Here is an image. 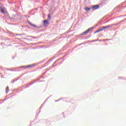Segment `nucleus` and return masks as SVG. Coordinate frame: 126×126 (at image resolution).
Wrapping results in <instances>:
<instances>
[{"mask_svg":"<svg viewBox=\"0 0 126 126\" xmlns=\"http://www.w3.org/2000/svg\"><path fill=\"white\" fill-rule=\"evenodd\" d=\"M94 29V28H93L92 27L90 29H88L87 31L84 32L83 33L81 34V35H85L88 34V33H89V31H90L91 30H93Z\"/></svg>","mask_w":126,"mask_h":126,"instance_id":"nucleus-1","label":"nucleus"},{"mask_svg":"<svg viewBox=\"0 0 126 126\" xmlns=\"http://www.w3.org/2000/svg\"><path fill=\"white\" fill-rule=\"evenodd\" d=\"M29 24H30V25H31V26H32V27H34V28H36L37 29H40V28H41V27H42V26H37L35 25H34L32 23H31V22H29Z\"/></svg>","mask_w":126,"mask_h":126,"instance_id":"nucleus-2","label":"nucleus"},{"mask_svg":"<svg viewBox=\"0 0 126 126\" xmlns=\"http://www.w3.org/2000/svg\"><path fill=\"white\" fill-rule=\"evenodd\" d=\"M114 26V25H109L106 26L101 27L103 31L105 30V29H109V28H112Z\"/></svg>","mask_w":126,"mask_h":126,"instance_id":"nucleus-3","label":"nucleus"},{"mask_svg":"<svg viewBox=\"0 0 126 126\" xmlns=\"http://www.w3.org/2000/svg\"><path fill=\"white\" fill-rule=\"evenodd\" d=\"M32 66H34L33 64L28 65L26 67L25 66H22L19 67L20 68H27V67H32Z\"/></svg>","mask_w":126,"mask_h":126,"instance_id":"nucleus-4","label":"nucleus"},{"mask_svg":"<svg viewBox=\"0 0 126 126\" xmlns=\"http://www.w3.org/2000/svg\"><path fill=\"white\" fill-rule=\"evenodd\" d=\"M93 9H99L100 8V6L99 5H93Z\"/></svg>","mask_w":126,"mask_h":126,"instance_id":"nucleus-5","label":"nucleus"},{"mask_svg":"<svg viewBox=\"0 0 126 126\" xmlns=\"http://www.w3.org/2000/svg\"><path fill=\"white\" fill-rule=\"evenodd\" d=\"M9 18L11 20H16V15H13L12 17H9Z\"/></svg>","mask_w":126,"mask_h":126,"instance_id":"nucleus-6","label":"nucleus"},{"mask_svg":"<svg viewBox=\"0 0 126 126\" xmlns=\"http://www.w3.org/2000/svg\"><path fill=\"white\" fill-rule=\"evenodd\" d=\"M43 23L44 24V26H47V25H49V20H44Z\"/></svg>","mask_w":126,"mask_h":126,"instance_id":"nucleus-7","label":"nucleus"},{"mask_svg":"<svg viewBox=\"0 0 126 126\" xmlns=\"http://www.w3.org/2000/svg\"><path fill=\"white\" fill-rule=\"evenodd\" d=\"M39 79H36V80H34V82H30V83H29V84L30 85H32L33 84H34V83H35V82H37V81H39Z\"/></svg>","mask_w":126,"mask_h":126,"instance_id":"nucleus-8","label":"nucleus"},{"mask_svg":"<svg viewBox=\"0 0 126 126\" xmlns=\"http://www.w3.org/2000/svg\"><path fill=\"white\" fill-rule=\"evenodd\" d=\"M0 11L3 14H4V13H5V12L4 11V10H3V8H2L1 7H0Z\"/></svg>","mask_w":126,"mask_h":126,"instance_id":"nucleus-9","label":"nucleus"},{"mask_svg":"<svg viewBox=\"0 0 126 126\" xmlns=\"http://www.w3.org/2000/svg\"><path fill=\"white\" fill-rule=\"evenodd\" d=\"M91 9V8H89L88 7H86L85 8V10H86V11H89Z\"/></svg>","mask_w":126,"mask_h":126,"instance_id":"nucleus-10","label":"nucleus"},{"mask_svg":"<svg viewBox=\"0 0 126 126\" xmlns=\"http://www.w3.org/2000/svg\"><path fill=\"white\" fill-rule=\"evenodd\" d=\"M9 89V88L8 87V86L6 87V89H5V92L6 94L8 93V90Z\"/></svg>","mask_w":126,"mask_h":126,"instance_id":"nucleus-11","label":"nucleus"},{"mask_svg":"<svg viewBox=\"0 0 126 126\" xmlns=\"http://www.w3.org/2000/svg\"><path fill=\"white\" fill-rule=\"evenodd\" d=\"M124 22V21H122L120 22V23H118L117 24H111V25H113V26H114V25H115V26H118V25H119L121 23V22Z\"/></svg>","mask_w":126,"mask_h":126,"instance_id":"nucleus-12","label":"nucleus"},{"mask_svg":"<svg viewBox=\"0 0 126 126\" xmlns=\"http://www.w3.org/2000/svg\"><path fill=\"white\" fill-rule=\"evenodd\" d=\"M20 77H19L18 79H14V80L11 82V83H13L14 82H15V81H17V80H18V79H19V78H20Z\"/></svg>","mask_w":126,"mask_h":126,"instance_id":"nucleus-13","label":"nucleus"},{"mask_svg":"<svg viewBox=\"0 0 126 126\" xmlns=\"http://www.w3.org/2000/svg\"><path fill=\"white\" fill-rule=\"evenodd\" d=\"M98 31L99 32H101V31H103V29L102 28V27L98 29Z\"/></svg>","mask_w":126,"mask_h":126,"instance_id":"nucleus-14","label":"nucleus"},{"mask_svg":"<svg viewBox=\"0 0 126 126\" xmlns=\"http://www.w3.org/2000/svg\"><path fill=\"white\" fill-rule=\"evenodd\" d=\"M48 19L51 20V14H49L48 15Z\"/></svg>","mask_w":126,"mask_h":126,"instance_id":"nucleus-15","label":"nucleus"},{"mask_svg":"<svg viewBox=\"0 0 126 126\" xmlns=\"http://www.w3.org/2000/svg\"><path fill=\"white\" fill-rule=\"evenodd\" d=\"M99 32H100L98 31V30H97V31L94 32V34H96V33H99Z\"/></svg>","mask_w":126,"mask_h":126,"instance_id":"nucleus-16","label":"nucleus"},{"mask_svg":"<svg viewBox=\"0 0 126 126\" xmlns=\"http://www.w3.org/2000/svg\"><path fill=\"white\" fill-rule=\"evenodd\" d=\"M30 85H29V84H28L27 86H26V87H25V88H28V87H29Z\"/></svg>","mask_w":126,"mask_h":126,"instance_id":"nucleus-17","label":"nucleus"},{"mask_svg":"<svg viewBox=\"0 0 126 126\" xmlns=\"http://www.w3.org/2000/svg\"><path fill=\"white\" fill-rule=\"evenodd\" d=\"M54 66H55V65H53L50 66V69H51V68H53V67H54Z\"/></svg>","mask_w":126,"mask_h":126,"instance_id":"nucleus-18","label":"nucleus"},{"mask_svg":"<svg viewBox=\"0 0 126 126\" xmlns=\"http://www.w3.org/2000/svg\"><path fill=\"white\" fill-rule=\"evenodd\" d=\"M42 108H43V106L40 107V109H42Z\"/></svg>","mask_w":126,"mask_h":126,"instance_id":"nucleus-19","label":"nucleus"},{"mask_svg":"<svg viewBox=\"0 0 126 126\" xmlns=\"http://www.w3.org/2000/svg\"><path fill=\"white\" fill-rule=\"evenodd\" d=\"M60 100H61V99H60L59 100H56V102H58V101H60Z\"/></svg>","mask_w":126,"mask_h":126,"instance_id":"nucleus-20","label":"nucleus"},{"mask_svg":"<svg viewBox=\"0 0 126 126\" xmlns=\"http://www.w3.org/2000/svg\"><path fill=\"white\" fill-rule=\"evenodd\" d=\"M9 70L12 71V70H11V69H9Z\"/></svg>","mask_w":126,"mask_h":126,"instance_id":"nucleus-21","label":"nucleus"},{"mask_svg":"<svg viewBox=\"0 0 126 126\" xmlns=\"http://www.w3.org/2000/svg\"><path fill=\"white\" fill-rule=\"evenodd\" d=\"M83 43L80 44V45H82Z\"/></svg>","mask_w":126,"mask_h":126,"instance_id":"nucleus-22","label":"nucleus"},{"mask_svg":"<svg viewBox=\"0 0 126 126\" xmlns=\"http://www.w3.org/2000/svg\"><path fill=\"white\" fill-rule=\"evenodd\" d=\"M54 63H56V62H55Z\"/></svg>","mask_w":126,"mask_h":126,"instance_id":"nucleus-23","label":"nucleus"}]
</instances>
